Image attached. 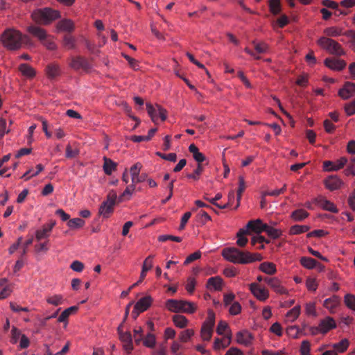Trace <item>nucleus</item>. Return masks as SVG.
I'll return each instance as SVG.
<instances>
[{
    "label": "nucleus",
    "mask_w": 355,
    "mask_h": 355,
    "mask_svg": "<svg viewBox=\"0 0 355 355\" xmlns=\"http://www.w3.org/2000/svg\"><path fill=\"white\" fill-rule=\"evenodd\" d=\"M250 288L252 294L259 300L264 301L268 297V291L260 288L257 284L252 283L250 286Z\"/></svg>",
    "instance_id": "nucleus-16"
},
{
    "label": "nucleus",
    "mask_w": 355,
    "mask_h": 355,
    "mask_svg": "<svg viewBox=\"0 0 355 355\" xmlns=\"http://www.w3.org/2000/svg\"><path fill=\"white\" fill-rule=\"evenodd\" d=\"M134 336H135V342L137 345H139L141 341H143V329L141 327L138 328H135L133 330Z\"/></svg>",
    "instance_id": "nucleus-53"
},
{
    "label": "nucleus",
    "mask_w": 355,
    "mask_h": 355,
    "mask_svg": "<svg viewBox=\"0 0 355 355\" xmlns=\"http://www.w3.org/2000/svg\"><path fill=\"white\" fill-rule=\"evenodd\" d=\"M58 31L71 32L74 29L73 21L69 19H64L58 21L56 24Z\"/></svg>",
    "instance_id": "nucleus-22"
},
{
    "label": "nucleus",
    "mask_w": 355,
    "mask_h": 355,
    "mask_svg": "<svg viewBox=\"0 0 355 355\" xmlns=\"http://www.w3.org/2000/svg\"><path fill=\"white\" fill-rule=\"evenodd\" d=\"M135 184H132V185L128 186L125 191L123 192V193L119 196V201H123L126 200H130L132 193L135 191Z\"/></svg>",
    "instance_id": "nucleus-40"
},
{
    "label": "nucleus",
    "mask_w": 355,
    "mask_h": 355,
    "mask_svg": "<svg viewBox=\"0 0 355 355\" xmlns=\"http://www.w3.org/2000/svg\"><path fill=\"white\" fill-rule=\"evenodd\" d=\"M78 310V307L76 306H71L67 309H65L58 317V321L59 322H64L67 321L69 316L76 312Z\"/></svg>",
    "instance_id": "nucleus-36"
},
{
    "label": "nucleus",
    "mask_w": 355,
    "mask_h": 355,
    "mask_svg": "<svg viewBox=\"0 0 355 355\" xmlns=\"http://www.w3.org/2000/svg\"><path fill=\"white\" fill-rule=\"evenodd\" d=\"M306 286L309 291H315L318 288V284L315 279L312 277H308L306 282Z\"/></svg>",
    "instance_id": "nucleus-61"
},
{
    "label": "nucleus",
    "mask_w": 355,
    "mask_h": 355,
    "mask_svg": "<svg viewBox=\"0 0 355 355\" xmlns=\"http://www.w3.org/2000/svg\"><path fill=\"white\" fill-rule=\"evenodd\" d=\"M121 105L122 107V109L128 114V116L130 119L136 121V125H135L134 128L137 127L140 123V120L132 114L131 107L125 102H122Z\"/></svg>",
    "instance_id": "nucleus-41"
},
{
    "label": "nucleus",
    "mask_w": 355,
    "mask_h": 355,
    "mask_svg": "<svg viewBox=\"0 0 355 355\" xmlns=\"http://www.w3.org/2000/svg\"><path fill=\"white\" fill-rule=\"evenodd\" d=\"M10 132V129L7 128L6 120L1 117L0 118V138H2L6 134Z\"/></svg>",
    "instance_id": "nucleus-55"
},
{
    "label": "nucleus",
    "mask_w": 355,
    "mask_h": 355,
    "mask_svg": "<svg viewBox=\"0 0 355 355\" xmlns=\"http://www.w3.org/2000/svg\"><path fill=\"white\" fill-rule=\"evenodd\" d=\"M309 227L306 225H295L291 227L290 234H298L307 232Z\"/></svg>",
    "instance_id": "nucleus-47"
},
{
    "label": "nucleus",
    "mask_w": 355,
    "mask_h": 355,
    "mask_svg": "<svg viewBox=\"0 0 355 355\" xmlns=\"http://www.w3.org/2000/svg\"><path fill=\"white\" fill-rule=\"evenodd\" d=\"M269 8L270 11L273 15H277L281 11V3L280 0H269Z\"/></svg>",
    "instance_id": "nucleus-44"
},
{
    "label": "nucleus",
    "mask_w": 355,
    "mask_h": 355,
    "mask_svg": "<svg viewBox=\"0 0 355 355\" xmlns=\"http://www.w3.org/2000/svg\"><path fill=\"white\" fill-rule=\"evenodd\" d=\"M211 220V216L205 211H200L196 216V221L202 225Z\"/></svg>",
    "instance_id": "nucleus-42"
},
{
    "label": "nucleus",
    "mask_w": 355,
    "mask_h": 355,
    "mask_svg": "<svg viewBox=\"0 0 355 355\" xmlns=\"http://www.w3.org/2000/svg\"><path fill=\"white\" fill-rule=\"evenodd\" d=\"M349 342L347 339H342L340 342L333 345V349L338 353L345 352L349 347Z\"/></svg>",
    "instance_id": "nucleus-31"
},
{
    "label": "nucleus",
    "mask_w": 355,
    "mask_h": 355,
    "mask_svg": "<svg viewBox=\"0 0 355 355\" xmlns=\"http://www.w3.org/2000/svg\"><path fill=\"white\" fill-rule=\"evenodd\" d=\"M141 168V164L140 163H136L130 169L131 179L132 184H137L141 182L144 180L145 178L143 175H139V173Z\"/></svg>",
    "instance_id": "nucleus-20"
},
{
    "label": "nucleus",
    "mask_w": 355,
    "mask_h": 355,
    "mask_svg": "<svg viewBox=\"0 0 355 355\" xmlns=\"http://www.w3.org/2000/svg\"><path fill=\"white\" fill-rule=\"evenodd\" d=\"M248 234V230L245 228H242L239 230V231L237 232L236 237V244L240 247H244L248 241V239L246 238L245 235Z\"/></svg>",
    "instance_id": "nucleus-28"
},
{
    "label": "nucleus",
    "mask_w": 355,
    "mask_h": 355,
    "mask_svg": "<svg viewBox=\"0 0 355 355\" xmlns=\"http://www.w3.org/2000/svg\"><path fill=\"white\" fill-rule=\"evenodd\" d=\"M203 324L214 328L215 324V314L213 311L209 310L207 318L204 322Z\"/></svg>",
    "instance_id": "nucleus-54"
},
{
    "label": "nucleus",
    "mask_w": 355,
    "mask_h": 355,
    "mask_svg": "<svg viewBox=\"0 0 355 355\" xmlns=\"http://www.w3.org/2000/svg\"><path fill=\"white\" fill-rule=\"evenodd\" d=\"M266 227V223H263L260 219L254 220H250L248 223L245 229L250 232H253L257 234H260L261 232L265 231Z\"/></svg>",
    "instance_id": "nucleus-13"
},
{
    "label": "nucleus",
    "mask_w": 355,
    "mask_h": 355,
    "mask_svg": "<svg viewBox=\"0 0 355 355\" xmlns=\"http://www.w3.org/2000/svg\"><path fill=\"white\" fill-rule=\"evenodd\" d=\"M200 257H201V252L200 251H196V252L192 253L191 254H190L189 256H188L185 259V260L184 261V264H185V265L190 264L193 261L200 259Z\"/></svg>",
    "instance_id": "nucleus-59"
},
{
    "label": "nucleus",
    "mask_w": 355,
    "mask_h": 355,
    "mask_svg": "<svg viewBox=\"0 0 355 355\" xmlns=\"http://www.w3.org/2000/svg\"><path fill=\"white\" fill-rule=\"evenodd\" d=\"M31 17L36 23L46 25L58 19L60 12L49 8L37 9L33 12Z\"/></svg>",
    "instance_id": "nucleus-3"
},
{
    "label": "nucleus",
    "mask_w": 355,
    "mask_h": 355,
    "mask_svg": "<svg viewBox=\"0 0 355 355\" xmlns=\"http://www.w3.org/2000/svg\"><path fill=\"white\" fill-rule=\"evenodd\" d=\"M120 340L123 343V347L128 354H130L133 349L132 338L129 331L121 333Z\"/></svg>",
    "instance_id": "nucleus-18"
},
{
    "label": "nucleus",
    "mask_w": 355,
    "mask_h": 355,
    "mask_svg": "<svg viewBox=\"0 0 355 355\" xmlns=\"http://www.w3.org/2000/svg\"><path fill=\"white\" fill-rule=\"evenodd\" d=\"M46 301L48 303L54 305V306H58L60 304H62L63 303V297L60 295H55L53 296H50L46 299Z\"/></svg>",
    "instance_id": "nucleus-49"
},
{
    "label": "nucleus",
    "mask_w": 355,
    "mask_h": 355,
    "mask_svg": "<svg viewBox=\"0 0 355 355\" xmlns=\"http://www.w3.org/2000/svg\"><path fill=\"white\" fill-rule=\"evenodd\" d=\"M196 309V306L191 302L180 300V312L192 313Z\"/></svg>",
    "instance_id": "nucleus-27"
},
{
    "label": "nucleus",
    "mask_w": 355,
    "mask_h": 355,
    "mask_svg": "<svg viewBox=\"0 0 355 355\" xmlns=\"http://www.w3.org/2000/svg\"><path fill=\"white\" fill-rule=\"evenodd\" d=\"M143 344L145 347L148 348H153L156 345L155 336L151 333L147 334L143 340Z\"/></svg>",
    "instance_id": "nucleus-37"
},
{
    "label": "nucleus",
    "mask_w": 355,
    "mask_h": 355,
    "mask_svg": "<svg viewBox=\"0 0 355 355\" xmlns=\"http://www.w3.org/2000/svg\"><path fill=\"white\" fill-rule=\"evenodd\" d=\"M76 40L70 35H66L63 39V46L67 49H71L75 47Z\"/></svg>",
    "instance_id": "nucleus-48"
},
{
    "label": "nucleus",
    "mask_w": 355,
    "mask_h": 355,
    "mask_svg": "<svg viewBox=\"0 0 355 355\" xmlns=\"http://www.w3.org/2000/svg\"><path fill=\"white\" fill-rule=\"evenodd\" d=\"M300 313V306L297 305L294 306L291 310H290L287 314L286 317L291 320V321H294L296 320Z\"/></svg>",
    "instance_id": "nucleus-46"
},
{
    "label": "nucleus",
    "mask_w": 355,
    "mask_h": 355,
    "mask_svg": "<svg viewBox=\"0 0 355 355\" xmlns=\"http://www.w3.org/2000/svg\"><path fill=\"white\" fill-rule=\"evenodd\" d=\"M320 333L322 334H327L329 330L336 327L335 320L331 317H327L322 320L319 324Z\"/></svg>",
    "instance_id": "nucleus-19"
},
{
    "label": "nucleus",
    "mask_w": 355,
    "mask_h": 355,
    "mask_svg": "<svg viewBox=\"0 0 355 355\" xmlns=\"http://www.w3.org/2000/svg\"><path fill=\"white\" fill-rule=\"evenodd\" d=\"M276 223L275 222H270V225L266 224V227L265 231L267 234L272 238L277 239L282 235V230L277 228H275L273 225H275Z\"/></svg>",
    "instance_id": "nucleus-26"
},
{
    "label": "nucleus",
    "mask_w": 355,
    "mask_h": 355,
    "mask_svg": "<svg viewBox=\"0 0 355 355\" xmlns=\"http://www.w3.org/2000/svg\"><path fill=\"white\" fill-rule=\"evenodd\" d=\"M236 341L246 347L250 346L253 340L252 335L247 330L239 331L236 336Z\"/></svg>",
    "instance_id": "nucleus-14"
},
{
    "label": "nucleus",
    "mask_w": 355,
    "mask_h": 355,
    "mask_svg": "<svg viewBox=\"0 0 355 355\" xmlns=\"http://www.w3.org/2000/svg\"><path fill=\"white\" fill-rule=\"evenodd\" d=\"M173 321L176 327L180 328H184L187 326L188 320L187 319L181 315H175L173 317Z\"/></svg>",
    "instance_id": "nucleus-43"
},
{
    "label": "nucleus",
    "mask_w": 355,
    "mask_h": 355,
    "mask_svg": "<svg viewBox=\"0 0 355 355\" xmlns=\"http://www.w3.org/2000/svg\"><path fill=\"white\" fill-rule=\"evenodd\" d=\"M344 302L346 306L355 311V296L352 294H347L345 296Z\"/></svg>",
    "instance_id": "nucleus-51"
},
{
    "label": "nucleus",
    "mask_w": 355,
    "mask_h": 355,
    "mask_svg": "<svg viewBox=\"0 0 355 355\" xmlns=\"http://www.w3.org/2000/svg\"><path fill=\"white\" fill-rule=\"evenodd\" d=\"M340 303V299L337 295L326 299L324 301L323 306L327 309L331 313H334L335 309L338 306Z\"/></svg>",
    "instance_id": "nucleus-21"
},
{
    "label": "nucleus",
    "mask_w": 355,
    "mask_h": 355,
    "mask_svg": "<svg viewBox=\"0 0 355 355\" xmlns=\"http://www.w3.org/2000/svg\"><path fill=\"white\" fill-rule=\"evenodd\" d=\"M241 311V306L238 302H234L229 309V312L231 315H237Z\"/></svg>",
    "instance_id": "nucleus-63"
},
{
    "label": "nucleus",
    "mask_w": 355,
    "mask_h": 355,
    "mask_svg": "<svg viewBox=\"0 0 355 355\" xmlns=\"http://www.w3.org/2000/svg\"><path fill=\"white\" fill-rule=\"evenodd\" d=\"M49 250V241H46L43 243H40L35 245V252L37 254L46 252Z\"/></svg>",
    "instance_id": "nucleus-50"
},
{
    "label": "nucleus",
    "mask_w": 355,
    "mask_h": 355,
    "mask_svg": "<svg viewBox=\"0 0 355 355\" xmlns=\"http://www.w3.org/2000/svg\"><path fill=\"white\" fill-rule=\"evenodd\" d=\"M46 73L49 78H55L60 73V67L55 64H50L46 67Z\"/></svg>",
    "instance_id": "nucleus-33"
},
{
    "label": "nucleus",
    "mask_w": 355,
    "mask_h": 355,
    "mask_svg": "<svg viewBox=\"0 0 355 355\" xmlns=\"http://www.w3.org/2000/svg\"><path fill=\"white\" fill-rule=\"evenodd\" d=\"M324 33L328 37H338L343 35V29L337 26H331L325 28Z\"/></svg>",
    "instance_id": "nucleus-34"
},
{
    "label": "nucleus",
    "mask_w": 355,
    "mask_h": 355,
    "mask_svg": "<svg viewBox=\"0 0 355 355\" xmlns=\"http://www.w3.org/2000/svg\"><path fill=\"white\" fill-rule=\"evenodd\" d=\"M69 64L73 69L78 70L85 67L86 61L80 57H76L70 60Z\"/></svg>",
    "instance_id": "nucleus-30"
},
{
    "label": "nucleus",
    "mask_w": 355,
    "mask_h": 355,
    "mask_svg": "<svg viewBox=\"0 0 355 355\" xmlns=\"http://www.w3.org/2000/svg\"><path fill=\"white\" fill-rule=\"evenodd\" d=\"M286 189V185L284 184V186L279 189H273L270 191H266L263 195L264 196H277L282 193H283Z\"/></svg>",
    "instance_id": "nucleus-62"
},
{
    "label": "nucleus",
    "mask_w": 355,
    "mask_h": 355,
    "mask_svg": "<svg viewBox=\"0 0 355 355\" xmlns=\"http://www.w3.org/2000/svg\"><path fill=\"white\" fill-rule=\"evenodd\" d=\"M264 282L274 291L281 285L279 280L275 277H265Z\"/></svg>",
    "instance_id": "nucleus-52"
},
{
    "label": "nucleus",
    "mask_w": 355,
    "mask_h": 355,
    "mask_svg": "<svg viewBox=\"0 0 355 355\" xmlns=\"http://www.w3.org/2000/svg\"><path fill=\"white\" fill-rule=\"evenodd\" d=\"M151 303L152 298L150 296L141 298L135 305V311H137L136 316H138L140 313L146 311L151 305Z\"/></svg>",
    "instance_id": "nucleus-15"
},
{
    "label": "nucleus",
    "mask_w": 355,
    "mask_h": 355,
    "mask_svg": "<svg viewBox=\"0 0 355 355\" xmlns=\"http://www.w3.org/2000/svg\"><path fill=\"white\" fill-rule=\"evenodd\" d=\"M19 70L21 74L27 78H33L36 75L35 70L27 64H21L19 67Z\"/></svg>",
    "instance_id": "nucleus-25"
},
{
    "label": "nucleus",
    "mask_w": 355,
    "mask_h": 355,
    "mask_svg": "<svg viewBox=\"0 0 355 355\" xmlns=\"http://www.w3.org/2000/svg\"><path fill=\"white\" fill-rule=\"evenodd\" d=\"M223 258L235 264H250L261 261L263 257L259 253L242 252L235 248H226L222 251Z\"/></svg>",
    "instance_id": "nucleus-1"
},
{
    "label": "nucleus",
    "mask_w": 355,
    "mask_h": 355,
    "mask_svg": "<svg viewBox=\"0 0 355 355\" xmlns=\"http://www.w3.org/2000/svg\"><path fill=\"white\" fill-rule=\"evenodd\" d=\"M194 332L192 329H186L182 331L180 334V340L182 342H187L193 335Z\"/></svg>",
    "instance_id": "nucleus-56"
},
{
    "label": "nucleus",
    "mask_w": 355,
    "mask_h": 355,
    "mask_svg": "<svg viewBox=\"0 0 355 355\" xmlns=\"http://www.w3.org/2000/svg\"><path fill=\"white\" fill-rule=\"evenodd\" d=\"M208 288H214L216 291L221 289L222 287V279L219 277H210L207 284Z\"/></svg>",
    "instance_id": "nucleus-29"
},
{
    "label": "nucleus",
    "mask_w": 355,
    "mask_h": 355,
    "mask_svg": "<svg viewBox=\"0 0 355 355\" xmlns=\"http://www.w3.org/2000/svg\"><path fill=\"white\" fill-rule=\"evenodd\" d=\"M103 169L104 173L107 175H111L116 170L117 164L106 157H103Z\"/></svg>",
    "instance_id": "nucleus-23"
},
{
    "label": "nucleus",
    "mask_w": 355,
    "mask_h": 355,
    "mask_svg": "<svg viewBox=\"0 0 355 355\" xmlns=\"http://www.w3.org/2000/svg\"><path fill=\"white\" fill-rule=\"evenodd\" d=\"M324 65L333 71H340L346 67L347 63L343 60L328 58L324 61Z\"/></svg>",
    "instance_id": "nucleus-10"
},
{
    "label": "nucleus",
    "mask_w": 355,
    "mask_h": 355,
    "mask_svg": "<svg viewBox=\"0 0 355 355\" xmlns=\"http://www.w3.org/2000/svg\"><path fill=\"white\" fill-rule=\"evenodd\" d=\"M347 162L345 157H342L336 161L327 160L323 162L322 169L324 171H337L343 168Z\"/></svg>",
    "instance_id": "nucleus-8"
},
{
    "label": "nucleus",
    "mask_w": 355,
    "mask_h": 355,
    "mask_svg": "<svg viewBox=\"0 0 355 355\" xmlns=\"http://www.w3.org/2000/svg\"><path fill=\"white\" fill-rule=\"evenodd\" d=\"M147 112L153 123H157L159 120L164 121L167 118L166 110L159 105L146 103Z\"/></svg>",
    "instance_id": "nucleus-7"
},
{
    "label": "nucleus",
    "mask_w": 355,
    "mask_h": 355,
    "mask_svg": "<svg viewBox=\"0 0 355 355\" xmlns=\"http://www.w3.org/2000/svg\"><path fill=\"white\" fill-rule=\"evenodd\" d=\"M269 241L266 239L263 236L260 234H256L251 239V243L253 245L259 244L257 248L263 249L264 248V243H268Z\"/></svg>",
    "instance_id": "nucleus-35"
},
{
    "label": "nucleus",
    "mask_w": 355,
    "mask_h": 355,
    "mask_svg": "<svg viewBox=\"0 0 355 355\" xmlns=\"http://www.w3.org/2000/svg\"><path fill=\"white\" fill-rule=\"evenodd\" d=\"M308 216H309L308 212L306 211H305L304 209H302L294 211L291 214V216L293 218V220H297V221L304 220Z\"/></svg>",
    "instance_id": "nucleus-45"
},
{
    "label": "nucleus",
    "mask_w": 355,
    "mask_h": 355,
    "mask_svg": "<svg viewBox=\"0 0 355 355\" xmlns=\"http://www.w3.org/2000/svg\"><path fill=\"white\" fill-rule=\"evenodd\" d=\"M338 96L343 100H347L355 96V83L346 82L338 90Z\"/></svg>",
    "instance_id": "nucleus-9"
},
{
    "label": "nucleus",
    "mask_w": 355,
    "mask_h": 355,
    "mask_svg": "<svg viewBox=\"0 0 355 355\" xmlns=\"http://www.w3.org/2000/svg\"><path fill=\"white\" fill-rule=\"evenodd\" d=\"M344 109H345V111L347 115L351 116V115L354 114H355V98L352 101L345 104Z\"/></svg>",
    "instance_id": "nucleus-58"
},
{
    "label": "nucleus",
    "mask_w": 355,
    "mask_h": 355,
    "mask_svg": "<svg viewBox=\"0 0 355 355\" xmlns=\"http://www.w3.org/2000/svg\"><path fill=\"white\" fill-rule=\"evenodd\" d=\"M166 308L172 312H180V300H168L166 302Z\"/></svg>",
    "instance_id": "nucleus-39"
},
{
    "label": "nucleus",
    "mask_w": 355,
    "mask_h": 355,
    "mask_svg": "<svg viewBox=\"0 0 355 355\" xmlns=\"http://www.w3.org/2000/svg\"><path fill=\"white\" fill-rule=\"evenodd\" d=\"M300 263L302 266H318V263L315 259L309 257H302L300 260Z\"/></svg>",
    "instance_id": "nucleus-60"
},
{
    "label": "nucleus",
    "mask_w": 355,
    "mask_h": 355,
    "mask_svg": "<svg viewBox=\"0 0 355 355\" xmlns=\"http://www.w3.org/2000/svg\"><path fill=\"white\" fill-rule=\"evenodd\" d=\"M117 194L116 191H111L107 196V199L105 200L98 209V214L103 218H109L114 211V206L116 202Z\"/></svg>",
    "instance_id": "nucleus-6"
},
{
    "label": "nucleus",
    "mask_w": 355,
    "mask_h": 355,
    "mask_svg": "<svg viewBox=\"0 0 355 355\" xmlns=\"http://www.w3.org/2000/svg\"><path fill=\"white\" fill-rule=\"evenodd\" d=\"M318 45L330 54L342 55L345 51L341 45L336 41L328 37H320L317 41Z\"/></svg>",
    "instance_id": "nucleus-5"
},
{
    "label": "nucleus",
    "mask_w": 355,
    "mask_h": 355,
    "mask_svg": "<svg viewBox=\"0 0 355 355\" xmlns=\"http://www.w3.org/2000/svg\"><path fill=\"white\" fill-rule=\"evenodd\" d=\"M55 222L51 221L49 223L44 225L40 229L35 232V239L40 241L44 239H48L50 236L53 227L55 226Z\"/></svg>",
    "instance_id": "nucleus-11"
},
{
    "label": "nucleus",
    "mask_w": 355,
    "mask_h": 355,
    "mask_svg": "<svg viewBox=\"0 0 355 355\" xmlns=\"http://www.w3.org/2000/svg\"><path fill=\"white\" fill-rule=\"evenodd\" d=\"M123 56L128 61L131 68L134 70L139 69V63L137 60L125 54H123Z\"/></svg>",
    "instance_id": "nucleus-64"
},
{
    "label": "nucleus",
    "mask_w": 355,
    "mask_h": 355,
    "mask_svg": "<svg viewBox=\"0 0 355 355\" xmlns=\"http://www.w3.org/2000/svg\"><path fill=\"white\" fill-rule=\"evenodd\" d=\"M28 39L26 35L13 28L6 29L1 35L0 41L3 46L9 50H17L21 46L22 42Z\"/></svg>",
    "instance_id": "nucleus-2"
},
{
    "label": "nucleus",
    "mask_w": 355,
    "mask_h": 355,
    "mask_svg": "<svg viewBox=\"0 0 355 355\" xmlns=\"http://www.w3.org/2000/svg\"><path fill=\"white\" fill-rule=\"evenodd\" d=\"M27 31L33 36L37 37L48 49L54 50L56 49L53 37L48 35L43 28L36 26H30L27 28Z\"/></svg>",
    "instance_id": "nucleus-4"
},
{
    "label": "nucleus",
    "mask_w": 355,
    "mask_h": 355,
    "mask_svg": "<svg viewBox=\"0 0 355 355\" xmlns=\"http://www.w3.org/2000/svg\"><path fill=\"white\" fill-rule=\"evenodd\" d=\"M345 173L347 176L355 175V158H353L350 160L347 168L345 171Z\"/></svg>",
    "instance_id": "nucleus-57"
},
{
    "label": "nucleus",
    "mask_w": 355,
    "mask_h": 355,
    "mask_svg": "<svg viewBox=\"0 0 355 355\" xmlns=\"http://www.w3.org/2000/svg\"><path fill=\"white\" fill-rule=\"evenodd\" d=\"M85 224V221L80 218H74L69 219L67 225L71 230H76L83 227Z\"/></svg>",
    "instance_id": "nucleus-32"
},
{
    "label": "nucleus",
    "mask_w": 355,
    "mask_h": 355,
    "mask_svg": "<svg viewBox=\"0 0 355 355\" xmlns=\"http://www.w3.org/2000/svg\"><path fill=\"white\" fill-rule=\"evenodd\" d=\"M326 188L330 191L337 190L343 185V180L337 175H330L324 180Z\"/></svg>",
    "instance_id": "nucleus-12"
},
{
    "label": "nucleus",
    "mask_w": 355,
    "mask_h": 355,
    "mask_svg": "<svg viewBox=\"0 0 355 355\" xmlns=\"http://www.w3.org/2000/svg\"><path fill=\"white\" fill-rule=\"evenodd\" d=\"M12 293L10 285L7 284V279L3 278L0 279V300L8 297Z\"/></svg>",
    "instance_id": "nucleus-24"
},
{
    "label": "nucleus",
    "mask_w": 355,
    "mask_h": 355,
    "mask_svg": "<svg viewBox=\"0 0 355 355\" xmlns=\"http://www.w3.org/2000/svg\"><path fill=\"white\" fill-rule=\"evenodd\" d=\"M213 327L202 324L201 328V337L203 340H210L213 334Z\"/></svg>",
    "instance_id": "nucleus-38"
},
{
    "label": "nucleus",
    "mask_w": 355,
    "mask_h": 355,
    "mask_svg": "<svg viewBox=\"0 0 355 355\" xmlns=\"http://www.w3.org/2000/svg\"><path fill=\"white\" fill-rule=\"evenodd\" d=\"M316 202L318 205L324 210H327L333 213H337L338 211L336 205L324 197H318L316 199Z\"/></svg>",
    "instance_id": "nucleus-17"
}]
</instances>
